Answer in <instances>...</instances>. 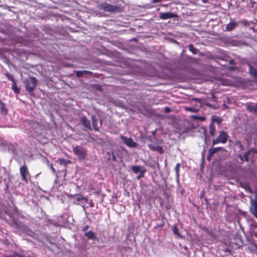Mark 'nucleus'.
Listing matches in <instances>:
<instances>
[{"mask_svg":"<svg viewBox=\"0 0 257 257\" xmlns=\"http://www.w3.org/2000/svg\"><path fill=\"white\" fill-rule=\"evenodd\" d=\"M85 235L89 239H95V235L92 231H89L85 233Z\"/></svg>","mask_w":257,"mask_h":257,"instance_id":"obj_12","label":"nucleus"},{"mask_svg":"<svg viewBox=\"0 0 257 257\" xmlns=\"http://www.w3.org/2000/svg\"><path fill=\"white\" fill-rule=\"evenodd\" d=\"M92 122L94 129L96 131H98L99 128L98 120L95 118L94 116L92 117Z\"/></svg>","mask_w":257,"mask_h":257,"instance_id":"obj_15","label":"nucleus"},{"mask_svg":"<svg viewBox=\"0 0 257 257\" xmlns=\"http://www.w3.org/2000/svg\"><path fill=\"white\" fill-rule=\"evenodd\" d=\"M188 109V110H191V109H190V108H188V109Z\"/></svg>","mask_w":257,"mask_h":257,"instance_id":"obj_41","label":"nucleus"},{"mask_svg":"<svg viewBox=\"0 0 257 257\" xmlns=\"http://www.w3.org/2000/svg\"><path fill=\"white\" fill-rule=\"evenodd\" d=\"M189 50L192 52V53L196 54L198 52V50L194 47L193 45L190 44L189 46Z\"/></svg>","mask_w":257,"mask_h":257,"instance_id":"obj_21","label":"nucleus"},{"mask_svg":"<svg viewBox=\"0 0 257 257\" xmlns=\"http://www.w3.org/2000/svg\"><path fill=\"white\" fill-rule=\"evenodd\" d=\"M222 148L221 147H217L213 148L212 150H210L211 154H214L216 153L218 150H221Z\"/></svg>","mask_w":257,"mask_h":257,"instance_id":"obj_27","label":"nucleus"},{"mask_svg":"<svg viewBox=\"0 0 257 257\" xmlns=\"http://www.w3.org/2000/svg\"><path fill=\"white\" fill-rule=\"evenodd\" d=\"M88 227H89L88 225H86L85 226L83 227L82 230L85 231L88 228Z\"/></svg>","mask_w":257,"mask_h":257,"instance_id":"obj_32","label":"nucleus"},{"mask_svg":"<svg viewBox=\"0 0 257 257\" xmlns=\"http://www.w3.org/2000/svg\"><path fill=\"white\" fill-rule=\"evenodd\" d=\"M80 71L77 72V76H80Z\"/></svg>","mask_w":257,"mask_h":257,"instance_id":"obj_35","label":"nucleus"},{"mask_svg":"<svg viewBox=\"0 0 257 257\" xmlns=\"http://www.w3.org/2000/svg\"><path fill=\"white\" fill-rule=\"evenodd\" d=\"M37 83V80L34 77H31L26 80V88L31 95H33L34 94V90L36 87Z\"/></svg>","mask_w":257,"mask_h":257,"instance_id":"obj_2","label":"nucleus"},{"mask_svg":"<svg viewBox=\"0 0 257 257\" xmlns=\"http://www.w3.org/2000/svg\"><path fill=\"white\" fill-rule=\"evenodd\" d=\"M75 198L77 201L81 202L83 201H87L88 198L86 197H84L82 195L79 194L76 195Z\"/></svg>","mask_w":257,"mask_h":257,"instance_id":"obj_14","label":"nucleus"},{"mask_svg":"<svg viewBox=\"0 0 257 257\" xmlns=\"http://www.w3.org/2000/svg\"><path fill=\"white\" fill-rule=\"evenodd\" d=\"M51 168H52V170L53 171V172H55V170L52 166L51 167Z\"/></svg>","mask_w":257,"mask_h":257,"instance_id":"obj_36","label":"nucleus"},{"mask_svg":"<svg viewBox=\"0 0 257 257\" xmlns=\"http://www.w3.org/2000/svg\"><path fill=\"white\" fill-rule=\"evenodd\" d=\"M214 122H216L219 124L221 122V119L219 117L213 116L212 117V122L211 123H214Z\"/></svg>","mask_w":257,"mask_h":257,"instance_id":"obj_20","label":"nucleus"},{"mask_svg":"<svg viewBox=\"0 0 257 257\" xmlns=\"http://www.w3.org/2000/svg\"><path fill=\"white\" fill-rule=\"evenodd\" d=\"M12 88L14 90V91L16 93H19L20 92V90L18 89V88L17 87L15 82H14L13 84V85H12Z\"/></svg>","mask_w":257,"mask_h":257,"instance_id":"obj_24","label":"nucleus"},{"mask_svg":"<svg viewBox=\"0 0 257 257\" xmlns=\"http://www.w3.org/2000/svg\"><path fill=\"white\" fill-rule=\"evenodd\" d=\"M228 136L227 134L223 131L219 133V136L215 139L213 140L212 144L213 145L219 143L225 144L226 143Z\"/></svg>","mask_w":257,"mask_h":257,"instance_id":"obj_4","label":"nucleus"},{"mask_svg":"<svg viewBox=\"0 0 257 257\" xmlns=\"http://www.w3.org/2000/svg\"><path fill=\"white\" fill-rule=\"evenodd\" d=\"M174 17L175 15L173 13L169 12L161 13L160 15V19L162 20H167L168 19L173 18Z\"/></svg>","mask_w":257,"mask_h":257,"instance_id":"obj_8","label":"nucleus"},{"mask_svg":"<svg viewBox=\"0 0 257 257\" xmlns=\"http://www.w3.org/2000/svg\"><path fill=\"white\" fill-rule=\"evenodd\" d=\"M81 121L82 122L84 126H85L86 127L90 128V122L87 119V118L85 117H81Z\"/></svg>","mask_w":257,"mask_h":257,"instance_id":"obj_10","label":"nucleus"},{"mask_svg":"<svg viewBox=\"0 0 257 257\" xmlns=\"http://www.w3.org/2000/svg\"><path fill=\"white\" fill-rule=\"evenodd\" d=\"M57 162L59 163L60 165H64L66 166L68 163H70V161L64 159H59Z\"/></svg>","mask_w":257,"mask_h":257,"instance_id":"obj_18","label":"nucleus"},{"mask_svg":"<svg viewBox=\"0 0 257 257\" xmlns=\"http://www.w3.org/2000/svg\"><path fill=\"white\" fill-rule=\"evenodd\" d=\"M21 257H22V256H21Z\"/></svg>","mask_w":257,"mask_h":257,"instance_id":"obj_44","label":"nucleus"},{"mask_svg":"<svg viewBox=\"0 0 257 257\" xmlns=\"http://www.w3.org/2000/svg\"><path fill=\"white\" fill-rule=\"evenodd\" d=\"M89 205L91 207H93L94 206V204L92 200H90L89 202Z\"/></svg>","mask_w":257,"mask_h":257,"instance_id":"obj_31","label":"nucleus"},{"mask_svg":"<svg viewBox=\"0 0 257 257\" xmlns=\"http://www.w3.org/2000/svg\"><path fill=\"white\" fill-rule=\"evenodd\" d=\"M204 3H206L207 0H202Z\"/></svg>","mask_w":257,"mask_h":257,"instance_id":"obj_38","label":"nucleus"},{"mask_svg":"<svg viewBox=\"0 0 257 257\" xmlns=\"http://www.w3.org/2000/svg\"><path fill=\"white\" fill-rule=\"evenodd\" d=\"M254 235L257 237V232L254 233Z\"/></svg>","mask_w":257,"mask_h":257,"instance_id":"obj_39","label":"nucleus"},{"mask_svg":"<svg viewBox=\"0 0 257 257\" xmlns=\"http://www.w3.org/2000/svg\"><path fill=\"white\" fill-rule=\"evenodd\" d=\"M220 84H222V85H227V86L233 85V82L228 79H226V80L222 81L220 82Z\"/></svg>","mask_w":257,"mask_h":257,"instance_id":"obj_17","label":"nucleus"},{"mask_svg":"<svg viewBox=\"0 0 257 257\" xmlns=\"http://www.w3.org/2000/svg\"><path fill=\"white\" fill-rule=\"evenodd\" d=\"M250 200L251 202V206L250 207V211L257 218V193L254 199L250 196Z\"/></svg>","mask_w":257,"mask_h":257,"instance_id":"obj_6","label":"nucleus"},{"mask_svg":"<svg viewBox=\"0 0 257 257\" xmlns=\"http://www.w3.org/2000/svg\"><path fill=\"white\" fill-rule=\"evenodd\" d=\"M6 76H7V77L8 78V79H9V80H11L12 81H13V83H14V82H14V78H13V76H12L11 74H10V73H7V74H6Z\"/></svg>","mask_w":257,"mask_h":257,"instance_id":"obj_28","label":"nucleus"},{"mask_svg":"<svg viewBox=\"0 0 257 257\" xmlns=\"http://www.w3.org/2000/svg\"><path fill=\"white\" fill-rule=\"evenodd\" d=\"M143 176V175H140V176H138V179H140V178L141 177Z\"/></svg>","mask_w":257,"mask_h":257,"instance_id":"obj_37","label":"nucleus"},{"mask_svg":"<svg viewBox=\"0 0 257 257\" xmlns=\"http://www.w3.org/2000/svg\"><path fill=\"white\" fill-rule=\"evenodd\" d=\"M249 67V70L250 74L254 77L257 76V69L255 68H254L252 65L250 64H248Z\"/></svg>","mask_w":257,"mask_h":257,"instance_id":"obj_11","label":"nucleus"},{"mask_svg":"<svg viewBox=\"0 0 257 257\" xmlns=\"http://www.w3.org/2000/svg\"><path fill=\"white\" fill-rule=\"evenodd\" d=\"M154 150H157L161 153H162L163 152L162 148L160 146H157V147L154 148Z\"/></svg>","mask_w":257,"mask_h":257,"instance_id":"obj_29","label":"nucleus"},{"mask_svg":"<svg viewBox=\"0 0 257 257\" xmlns=\"http://www.w3.org/2000/svg\"><path fill=\"white\" fill-rule=\"evenodd\" d=\"M256 228H257V224L255 226Z\"/></svg>","mask_w":257,"mask_h":257,"instance_id":"obj_43","label":"nucleus"},{"mask_svg":"<svg viewBox=\"0 0 257 257\" xmlns=\"http://www.w3.org/2000/svg\"><path fill=\"white\" fill-rule=\"evenodd\" d=\"M180 167V164L177 163L176 164L175 168L176 175L177 178L179 177V171Z\"/></svg>","mask_w":257,"mask_h":257,"instance_id":"obj_22","label":"nucleus"},{"mask_svg":"<svg viewBox=\"0 0 257 257\" xmlns=\"http://www.w3.org/2000/svg\"><path fill=\"white\" fill-rule=\"evenodd\" d=\"M20 171L22 180L26 182H28V179L30 177L28 168L26 166H21L20 169Z\"/></svg>","mask_w":257,"mask_h":257,"instance_id":"obj_5","label":"nucleus"},{"mask_svg":"<svg viewBox=\"0 0 257 257\" xmlns=\"http://www.w3.org/2000/svg\"><path fill=\"white\" fill-rule=\"evenodd\" d=\"M120 138L122 140L123 143H124L127 147L130 148L137 147V144L134 142L132 139L128 138L123 136H121Z\"/></svg>","mask_w":257,"mask_h":257,"instance_id":"obj_7","label":"nucleus"},{"mask_svg":"<svg viewBox=\"0 0 257 257\" xmlns=\"http://www.w3.org/2000/svg\"><path fill=\"white\" fill-rule=\"evenodd\" d=\"M98 8L99 9L102 10L104 12L111 13L118 12L120 10V8L107 3L99 5Z\"/></svg>","mask_w":257,"mask_h":257,"instance_id":"obj_3","label":"nucleus"},{"mask_svg":"<svg viewBox=\"0 0 257 257\" xmlns=\"http://www.w3.org/2000/svg\"><path fill=\"white\" fill-rule=\"evenodd\" d=\"M237 23L231 21L226 26V30L227 31H230L232 30L237 26Z\"/></svg>","mask_w":257,"mask_h":257,"instance_id":"obj_9","label":"nucleus"},{"mask_svg":"<svg viewBox=\"0 0 257 257\" xmlns=\"http://www.w3.org/2000/svg\"><path fill=\"white\" fill-rule=\"evenodd\" d=\"M72 150L74 154L79 160L83 161L85 159L87 156V151L84 147L81 146L73 145Z\"/></svg>","mask_w":257,"mask_h":257,"instance_id":"obj_1","label":"nucleus"},{"mask_svg":"<svg viewBox=\"0 0 257 257\" xmlns=\"http://www.w3.org/2000/svg\"><path fill=\"white\" fill-rule=\"evenodd\" d=\"M165 112H169L170 110V109L169 107H165Z\"/></svg>","mask_w":257,"mask_h":257,"instance_id":"obj_33","label":"nucleus"},{"mask_svg":"<svg viewBox=\"0 0 257 257\" xmlns=\"http://www.w3.org/2000/svg\"><path fill=\"white\" fill-rule=\"evenodd\" d=\"M7 257H21V255L17 254H14L12 255L7 256Z\"/></svg>","mask_w":257,"mask_h":257,"instance_id":"obj_30","label":"nucleus"},{"mask_svg":"<svg viewBox=\"0 0 257 257\" xmlns=\"http://www.w3.org/2000/svg\"><path fill=\"white\" fill-rule=\"evenodd\" d=\"M235 145L238 146L240 150H243V147L241 144V142L240 141H236L235 142Z\"/></svg>","mask_w":257,"mask_h":257,"instance_id":"obj_23","label":"nucleus"},{"mask_svg":"<svg viewBox=\"0 0 257 257\" xmlns=\"http://www.w3.org/2000/svg\"><path fill=\"white\" fill-rule=\"evenodd\" d=\"M255 112L257 111V103L254 104Z\"/></svg>","mask_w":257,"mask_h":257,"instance_id":"obj_34","label":"nucleus"},{"mask_svg":"<svg viewBox=\"0 0 257 257\" xmlns=\"http://www.w3.org/2000/svg\"><path fill=\"white\" fill-rule=\"evenodd\" d=\"M160 1V0H154V1H155V2H159Z\"/></svg>","mask_w":257,"mask_h":257,"instance_id":"obj_40","label":"nucleus"},{"mask_svg":"<svg viewBox=\"0 0 257 257\" xmlns=\"http://www.w3.org/2000/svg\"><path fill=\"white\" fill-rule=\"evenodd\" d=\"M215 127L213 123H211L209 125V133L211 136H213L215 135Z\"/></svg>","mask_w":257,"mask_h":257,"instance_id":"obj_16","label":"nucleus"},{"mask_svg":"<svg viewBox=\"0 0 257 257\" xmlns=\"http://www.w3.org/2000/svg\"><path fill=\"white\" fill-rule=\"evenodd\" d=\"M132 170L134 172L137 173L141 171V167L139 166H133Z\"/></svg>","mask_w":257,"mask_h":257,"instance_id":"obj_25","label":"nucleus"},{"mask_svg":"<svg viewBox=\"0 0 257 257\" xmlns=\"http://www.w3.org/2000/svg\"><path fill=\"white\" fill-rule=\"evenodd\" d=\"M225 252H227V251H228V250H225Z\"/></svg>","mask_w":257,"mask_h":257,"instance_id":"obj_42","label":"nucleus"},{"mask_svg":"<svg viewBox=\"0 0 257 257\" xmlns=\"http://www.w3.org/2000/svg\"><path fill=\"white\" fill-rule=\"evenodd\" d=\"M173 232L174 234L179 237H180V235L179 233L178 229L176 224L173 225Z\"/></svg>","mask_w":257,"mask_h":257,"instance_id":"obj_19","label":"nucleus"},{"mask_svg":"<svg viewBox=\"0 0 257 257\" xmlns=\"http://www.w3.org/2000/svg\"><path fill=\"white\" fill-rule=\"evenodd\" d=\"M251 152V150L250 149L247 152H246L243 156L241 155H239V157L240 160L243 161L244 159L245 161H247L248 160V157L250 155Z\"/></svg>","mask_w":257,"mask_h":257,"instance_id":"obj_13","label":"nucleus"},{"mask_svg":"<svg viewBox=\"0 0 257 257\" xmlns=\"http://www.w3.org/2000/svg\"><path fill=\"white\" fill-rule=\"evenodd\" d=\"M247 109L251 112H255L254 104L248 105L247 106Z\"/></svg>","mask_w":257,"mask_h":257,"instance_id":"obj_26","label":"nucleus"}]
</instances>
